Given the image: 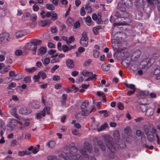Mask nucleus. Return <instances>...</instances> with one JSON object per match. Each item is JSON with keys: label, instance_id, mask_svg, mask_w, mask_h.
<instances>
[{"label": "nucleus", "instance_id": "obj_1", "mask_svg": "<svg viewBox=\"0 0 160 160\" xmlns=\"http://www.w3.org/2000/svg\"><path fill=\"white\" fill-rule=\"evenodd\" d=\"M74 143H72L70 145L71 147L69 153L66 152V156L62 155V157L65 160H84V158L87 156V151L90 152L92 150V146L88 142H85L82 147L78 146V149L82 154V157L78 154V149L74 146Z\"/></svg>", "mask_w": 160, "mask_h": 160}, {"label": "nucleus", "instance_id": "obj_2", "mask_svg": "<svg viewBox=\"0 0 160 160\" xmlns=\"http://www.w3.org/2000/svg\"><path fill=\"white\" fill-rule=\"evenodd\" d=\"M126 7L122 2L118 3V8L121 12L118 14H115V16L118 18H120L122 22L118 23H113V25L115 27L120 25H127L131 22V16L126 12H125Z\"/></svg>", "mask_w": 160, "mask_h": 160}, {"label": "nucleus", "instance_id": "obj_3", "mask_svg": "<svg viewBox=\"0 0 160 160\" xmlns=\"http://www.w3.org/2000/svg\"><path fill=\"white\" fill-rule=\"evenodd\" d=\"M114 37L116 38L112 41V46L114 50L118 51L121 45V41L126 38L127 36L124 33L119 32L115 33Z\"/></svg>", "mask_w": 160, "mask_h": 160}, {"label": "nucleus", "instance_id": "obj_4", "mask_svg": "<svg viewBox=\"0 0 160 160\" xmlns=\"http://www.w3.org/2000/svg\"><path fill=\"white\" fill-rule=\"evenodd\" d=\"M41 40L38 39H33L30 42L27 43L25 45L24 48L25 49L32 50L36 52L37 49V46L41 44Z\"/></svg>", "mask_w": 160, "mask_h": 160}, {"label": "nucleus", "instance_id": "obj_5", "mask_svg": "<svg viewBox=\"0 0 160 160\" xmlns=\"http://www.w3.org/2000/svg\"><path fill=\"white\" fill-rule=\"evenodd\" d=\"M9 39V34L8 33L4 32L0 34V43L1 44L7 43Z\"/></svg>", "mask_w": 160, "mask_h": 160}, {"label": "nucleus", "instance_id": "obj_6", "mask_svg": "<svg viewBox=\"0 0 160 160\" xmlns=\"http://www.w3.org/2000/svg\"><path fill=\"white\" fill-rule=\"evenodd\" d=\"M139 108L142 112L146 111V114L147 116L152 115L154 112L153 108H149L147 109L146 106L144 104H141L139 106Z\"/></svg>", "mask_w": 160, "mask_h": 160}, {"label": "nucleus", "instance_id": "obj_7", "mask_svg": "<svg viewBox=\"0 0 160 160\" xmlns=\"http://www.w3.org/2000/svg\"><path fill=\"white\" fill-rule=\"evenodd\" d=\"M50 108L49 107H46L43 110L37 113L36 115V118L37 119H41L43 117L45 116L46 113L49 114Z\"/></svg>", "mask_w": 160, "mask_h": 160}, {"label": "nucleus", "instance_id": "obj_8", "mask_svg": "<svg viewBox=\"0 0 160 160\" xmlns=\"http://www.w3.org/2000/svg\"><path fill=\"white\" fill-rule=\"evenodd\" d=\"M92 109L90 111L88 110H82L81 112L78 113L76 115V118L78 120H81L84 118L85 116H86L92 112Z\"/></svg>", "mask_w": 160, "mask_h": 160}, {"label": "nucleus", "instance_id": "obj_9", "mask_svg": "<svg viewBox=\"0 0 160 160\" xmlns=\"http://www.w3.org/2000/svg\"><path fill=\"white\" fill-rule=\"evenodd\" d=\"M80 42L81 45L84 47H86L88 46V38L86 32H83L82 33Z\"/></svg>", "mask_w": 160, "mask_h": 160}, {"label": "nucleus", "instance_id": "obj_10", "mask_svg": "<svg viewBox=\"0 0 160 160\" xmlns=\"http://www.w3.org/2000/svg\"><path fill=\"white\" fill-rule=\"evenodd\" d=\"M106 145L111 152H114L116 151V145L115 144H112V142L108 141L106 143Z\"/></svg>", "mask_w": 160, "mask_h": 160}, {"label": "nucleus", "instance_id": "obj_11", "mask_svg": "<svg viewBox=\"0 0 160 160\" xmlns=\"http://www.w3.org/2000/svg\"><path fill=\"white\" fill-rule=\"evenodd\" d=\"M152 131L155 134V138L157 140V142L158 144H160V135L159 134V132H158L157 129L154 127L152 128Z\"/></svg>", "mask_w": 160, "mask_h": 160}, {"label": "nucleus", "instance_id": "obj_12", "mask_svg": "<svg viewBox=\"0 0 160 160\" xmlns=\"http://www.w3.org/2000/svg\"><path fill=\"white\" fill-rule=\"evenodd\" d=\"M27 33L26 30H20L15 33V36L17 38H19L26 35Z\"/></svg>", "mask_w": 160, "mask_h": 160}, {"label": "nucleus", "instance_id": "obj_13", "mask_svg": "<svg viewBox=\"0 0 160 160\" xmlns=\"http://www.w3.org/2000/svg\"><path fill=\"white\" fill-rule=\"evenodd\" d=\"M62 38L63 40L65 41L66 44L68 45L70 44L75 40V38L72 36L70 37L68 39L67 37L65 36H62Z\"/></svg>", "mask_w": 160, "mask_h": 160}, {"label": "nucleus", "instance_id": "obj_14", "mask_svg": "<svg viewBox=\"0 0 160 160\" xmlns=\"http://www.w3.org/2000/svg\"><path fill=\"white\" fill-rule=\"evenodd\" d=\"M146 134L147 135V139L148 141L152 142L154 141L155 139V134L152 131L148 133H146Z\"/></svg>", "mask_w": 160, "mask_h": 160}, {"label": "nucleus", "instance_id": "obj_15", "mask_svg": "<svg viewBox=\"0 0 160 160\" xmlns=\"http://www.w3.org/2000/svg\"><path fill=\"white\" fill-rule=\"evenodd\" d=\"M19 112L22 114H28L31 113L32 110L31 109L26 108H22L19 110Z\"/></svg>", "mask_w": 160, "mask_h": 160}, {"label": "nucleus", "instance_id": "obj_16", "mask_svg": "<svg viewBox=\"0 0 160 160\" xmlns=\"http://www.w3.org/2000/svg\"><path fill=\"white\" fill-rule=\"evenodd\" d=\"M122 2L126 7L128 8L131 7L133 3L131 0H122Z\"/></svg>", "mask_w": 160, "mask_h": 160}, {"label": "nucleus", "instance_id": "obj_17", "mask_svg": "<svg viewBox=\"0 0 160 160\" xmlns=\"http://www.w3.org/2000/svg\"><path fill=\"white\" fill-rule=\"evenodd\" d=\"M10 112L11 114L14 117L20 120H22L23 119L20 118L17 113V110L15 108H12L11 109Z\"/></svg>", "mask_w": 160, "mask_h": 160}, {"label": "nucleus", "instance_id": "obj_18", "mask_svg": "<svg viewBox=\"0 0 160 160\" xmlns=\"http://www.w3.org/2000/svg\"><path fill=\"white\" fill-rule=\"evenodd\" d=\"M30 106L35 109H38L40 107L39 103L35 100L32 101L30 103Z\"/></svg>", "mask_w": 160, "mask_h": 160}, {"label": "nucleus", "instance_id": "obj_19", "mask_svg": "<svg viewBox=\"0 0 160 160\" xmlns=\"http://www.w3.org/2000/svg\"><path fill=\"white\" fill-rule=\"evenodd\" d=\"M51 23V22L50 20H43L40 21L38 24L39 26L43 27L47 26H48Z\"/></svg>", "mask_w": 160, "mask_h": 160}, {"label": "nucleus", "instance_id": "obj_20", "mask_svg": "<svg viewBox=\"0 0 160 160\" xmlns=\"http://www.w3.org/2000/svg\"><path fill=\"white\" fill-rule=\"evenodd\" d=\"M66 65L67 67L69 68H73L74 66L73 61L71 59H68L66 62Z\"/></svg>", "mask_w": 160, "mask_h": 160}, {"label": "nucleus", "instance_id": "obj_21", "mask_svg": "<svg viewBox=\"0 0 160 160\" xmlns=\"http://www.w3.org/2000/svg\"><path fill=\"white\" fill-rule=\"evenodd\" d=\"M47 51L46 47H41L38 50V54L40 56H41L44 54Z\"/></svg>", "mask_w": 160, "mask_h": 160}, {"label": "nucleus", "instance_id": "obj_22", "mask_svg": "<svg viewBox=\"0 0 160 160\" xmlns=\"http://www.w3.org/2000/svg\"><path fill=\"white\" fill-rule=\"evenodd\" d=\"M88 104L89 102L88 101H85L83 102L81 105V108L82 110H88L86 108L88 106Z\"/></svg>", "mask_w": 160, "mask_h": 160}, {"label": "nucleus", "instance_id": "obj_23", "mask_svg": "<svg viewBox=\"0 0 160 160\" xmlns=\"http://www.w3.org/2000/svg\"><path fill=\"white\" fill-rule=\"evenodd\" d=\"M31 154L30 152H28L27 151H19L18 153V154L20 157H22L25 155H29Z\"/></svg>", "mask_w": 160, "mask_h": 160}, {"label": "nucleus", "instance_id": "obj_24", "mask_svg": "<svg viewBox=\"0 0 160 160\" xmlns=\"http://www.w3.org/2000/svg\"><path fill=\"white\" fill-rule=\"evenodd\" d=\"M36 70H37V68L36 67H32V68H27L25 69V71L26 72H27L29 73H32L36 71Z\"/></svg>", "mask_w": 160, "mask_h": 160}, {"label": "nucleus", "instance_id": "obj_25", "mask_svg": "<svg viewBox=\"0 0 160 160\" xmlns=\"http://www.w3.org/2000/svg\"><path fill=\"white\" fill-rule=\"evenodd\" d=\"M108 127V125L106 122H105L103 125H102L100 128H97V131L98 132H100L105 129Z\"/></svg>", "mask_w": 160, "mask_h": 160}, {"label": "nucleus", "instance_id": "obj_26", "mask_svg": "<svg viewBox=\"0 0 160 160\" xmlns=\"http://www.w3.org/2000/svg\"><path fill=\"white\" fill-rule=\"evenodd\" d=\"M82 74L84 77H85L91 76L93 75L92 72L86 71H82Z\"/></svg>", "mask_w": 160, "mask_h": 160}, {"label": "nucleus", "instance_id": "obj_27", "mask_svg": "<svg viewBox=\"0 0 160 160\" xmlns=\"http://www.w3.org/2000/svg\"><path fill=\"white\" fill-rule=\"evenodd\" d=\"M74 22L73 19L72 18L69 17L67 21V23L68 26L70 27L72 26Z\"/></svg>", "mask_w": 160, "mask_h": 160}, {"label": "nucleus", "instance_id": "obj_28", "mask_svg": "<svg viewBox=\"0 0 160 160\" xmlns=\"http://www.w3.org/2000/svg\"><path fill=\"white\" fill-rule=\"evenodd\" d=\"M97 143L99 146L102 151H105V147L103 144L102 142L100 141H97Z\"/></svg>", "mask_w": 160, "mask_h": 160}, {"label": "nucleus", "instance_id": "obj_29", "mask_svg": "<svg viewBox=\"0 0 160 160\" xmlns=\"http://www.w3.org/2000/svg\"><path fill=\"white\" fill-rule=\"evenodd\" d=\"M68 95L66 94H63L62 95V100L61 101L62 106L65 105V101L67 99Z\"/></svg>", "mask_w": 160, "mask_h": 160}, {"label": "nucleus", "instance_id": "obj_30", "mask_svg": "<svg viewBox=\"0 0 160 160\" xmlns=\"http://www.w3.org/2000/svg\"><path fill=\"white\" fill-rule=\"evenodd\" d=\"M46 8L50 10H53L55 9L54 6L51 4H47L46 5Z\"/></svg>", "mask_w": 160, "mask_h": 160}, {"label": "nucleus", "instance_id": "obj_31", "mask_svg": "<svg viewBox=\"0 0 160 160\" xmlns=\"http://www.w3.org/2000/svg\"><path fill=\"white\" fill-rule=\"evenodd\" d=\"M150 4H154L157 3H159L160 2V0H146Z\"/></svg>", "mask_w": 160, "mask_h": 160}, {"label": "nucleus", "instance_id": "obj_32", "mask_svg": "<svg viewBox=\"0 0 160 160\" xmlns=\"http://www.w3.org/2000/svg\"><path fill=\"white\" fill-rule=\"evenodd\" d=\"M96 74H94L92 75V76H88V78L87 79H86L85 80V81H89L90 80H95L96 79Z\"/></svg>", "mask_w": 160, "mask_h": 160}, {"label": "nucleus", "instance_id": "obj_33", "mask_svg": "<svg viewBox=\"0 0 160 160\" xmlns=\"http://www.w3.org/2000/svg\"><path fill=\"white\" fill-rule=\"evenodd\" d=\"M113 135L114 138L118 140L120 137L119 132L118 131H114L113 132Z\"/></svg>", "mask_w": 160, "mask_h": 160}, {"label": "nucleus", "instance_id": "obj_34", "mask_svg": "<svg viewBox=\"0 0 160 160\" xmlns=\"http://www.w3.org/2000/svg\"><path fill=\"white\" fill-rule=\"evenodd\" d=\"M125 86L128 88H129L133 90L134 89H135L136 90V89L135 88V85L134 84H128L127 83H124Z\"/></svg>", "mask_w": 160, "mask_h": 160}, {"label": "nucleus", "instance_id": "obj_35", "mask_svg": "<svg viewBox=\"0 0 160 160\" xmlns=\"http://www.w3.org/2000/svg\"><path fill=\"white\" fill-rule=\"evenodd\" d=\"M86 10V12L88 13H90L92 11V9L91 7L88 5H86L84 8Z\"/></svg>", "mask_w": 160, "mask_h": 160}, {"label": "nucleus", "instance_id": "obj_36", "mask_svg": "<svg viewBox=\"0 0 160 160\" xmlns=\"http://www.w3.org/2000/svg\"><path fill=\"white\" fill-rule=\"evenodd\" d=\"M37 148H34L32 151V153L34 154H36L39 151L40 146L38 144L37 145Z\"/></svg>", "mask_w": 160, "mask_h": 160}, {"label": "nucleus", "instance_id": "obj_37", "mask_svg": "<svg viewBox=\"0 0 160 160\" xmlns=\"http://www.w3.org/2000/svg\"><path fill=\"white\" fill-rule=\"evenodd\" d=\"M52 19L53 20H55L57 19L58 15L54 12H52Z\"/></svg>", "mask_w": 160, "mask_h": 160}, {"label": "nucleus", "instance_id": "obj_38", "mask_svg": "<svg viewBox=\"0 0 160 160\" xmlns=\"http://www.w3.org/2000/svg\"><path fill=\"white\" fill-rule=\"evenodd\" d=\"M93 55L94 58H98L99 56V52L96 50H94L93 51Z\"/></svg>", "mask_w": 160, "mask_h": 160}, {"label": "nucleus", "instance_id": "obj_39", "mask_svg": "<svg viewBox=\"0 0 160 160\" xmlns=\"http://www.w3.org/2000/svg\"><path fill=\"white\" fill-rule=\"evenodd\" d=\"M55 145V142L53 141H50L47 143V145L49 148H53Z\"/></svg>", "mask_w": 160, "mask_h": 160}, {"label": "nucleus", "instance_id": "obj_40", "mask_svg": "<svg viewBox=\"0 0 160 160\" xmlns=\"http://www.w3.org/2000/svg\"><path fill=\"white\" fill-rule=\"evenodd\" d=\"M75 120H73L72 121V123L73 124H74V126L76 128L78 129L80 128L81 127V125H80V124L78 123H75Z\"/></svg>", "mask_w": 160, "mask_h": 160}, {"label": "nucleus", "instance_id": "obj_41", "mask_svg": "<svg viewBox=\"0 0 160 160\" xmlns=\"http://www.w3.org/2000/svg\"><path fill=\"white\" fill-rule=\"evenodd\" d=\"M125 132L127 135L128 136H130V134L131 132V129L128 127H127L125 128L124 129Z\"/></svg>", "mask_w": 160, "mask_h": 160}, {"label": "nucleus", "instance_id": "obj_42", "mask_svg": "<svg viewBox=\"0 0 160 160\" xmlns=\"http://www.w3.org/2000/svg\"><path fill=\"white\" fill-rule=\"evenodd\" d=\"M38 75H39L40 77H41L43 79L46 78L47 77L46 74L42 72H38Z\"/></svg>", "mask_w": 160, "mask_h": 160}, {"label": "nucleus", "instance_id": "obj_43", "mask_svg": "<svg viewBox=\"0 0 160 160\" xmlns=\"http://www.w3.org/2000/svg\"><path fill=\"white\" fill-rule=\"evenodd\" d=\"M30 13L28 12H24L22 16V19L23 20H25L26 18L29 17L30 16Z\"/></svg>", "mask_w": 160, "mask_h": 160}, {"label": "nucleus", "instance_id": "obj_44", "mask_svg": "<svg viewBox=\"0 0 160 160\" xmlns=\"http://www.w3.org/2000/svg\"><path fill=\"white\" fill-rule=\"evenodd\" d=\"M16 86V84L13 82H11L8 85L7 87L8 89H11L12 88H14Z\"/></svg>", "mask_w": 160, "mask_h": 160}, {"label": "nucleus", "instance_id": "obj_45", "mask_svg": "<svg viewBox=\"0 0 160 160\" xmlns=\"http://www.w3.org/2000/svg\"><path fill=\"white\" fill-rule=\"evenodd\" d=\"M50 61V59L49 58H46L44 59L43 64L45 65H47L49 63Z\"/></svg>", "mask_w": 160, "mask_h": 160}, {"label": "nucleus", "instance_id": "obj_46", "mask_svg": "<svg viewBox=\"0 0 160 160\" xmlns=\"http://www.w3.org/2000/svg\"><path fill=\"white\" fill-rule=\"evenodd\" d=\"M102 70L104 71H108L109 69V67H108V66L106 65H103L102 66Z\"/></svg>", "mask_w": 160, "mask_h": 160}, {"label": "nucleus", "instance_id": "obj_47", "mask_svg": "<svg viewBox=\"0 0 160 160\" xmlns=\"http://www.w3.org/2000/svg\"><path fill=\"white\" fill-rule=\"evenodd\" d=\"M80 14L82 16H84L85 14V8L84 7L81 8L80 11Z\"/></svg>", "mask_w": 160, "mask_h": 160}, {"label": "nucleus", "instance_id": "obj_48", "mask_svg": "<svg viewBox=\"0 0 160 160\" xmlns=\"http://www.w3.org/2000/svg\"><path fill=\"white\" fill-rule=\"evenodd\" d=\"M143 129L144 130L146 134V133H148L151 131L149 130V128L148 126L147 125H145L143 127Z\"/></svg>", "mask_w": 160, "mask_h": 160}, {"label": "nucleus", "instance_id": "obj_49", "mask_svg": "<svg viewBox=\"0 0 160 160\" xmlns=\"http://www.w3.org/2000/svg\"><path fill=\"white\" fill-rule=\"evenodd\" d=\"M30 18L32 21H34L37 20V16L36 14H32Z\"/></svg>", "mask_w": 160, "mask_h": 160}, {"label": "nucleus", "instance_id": "obj_50", "mask_svg": "<svg viewBox=\"0 0 160 160\" xmlns=\"http://www.w3.org/2000/svg\"><path fill=\"white\" fill-rule=\"evenodd\" d=\"M48 160H56L57 157L55 156H49L47 157Z\"/></svg>", "mask_w": 160, "mask_h": 160}, {"label": "nucleus", "instance_id": "obj_51", "mask_svg": "<svg viewBox=\"0 0 160 160\" xmlns=\"http://www.w3.org/2000/svg\"><path fill=\"white\" fill-rule=\"evenodd\" d=\"M118 108L121 110H122L124 108V105L121 102H119L118 104Z\"/></svg>", "mask_w": 160, "mask_h": 160}, {"label": "nucleus", "instance_id": "obj_52", "mask_svg": "<svg viewBox=\"0 0 160 160\" xmlns=\"http://www.w3.org/2000/svg\"><path fill=\"white\" fill-rule=\"evenodd\" d=\"M83 80V78L82 77L78 78L76 80V82L77 83L82 82Z\"/></svg>", "mask_w": 160, "mask_h": 160}, {"label": "nucleus", "instance_id": "obj_53", "mask_svg": "<svg viewBox=\"0 0 160 160\" xmlns=\"http://www.w3.org/2000/svg\"><path fill=\"white\" fill-rule=\"evenodd\" d=\"M62 50H63L64 52H66L68 51V46L66 45H63L62 46Z\"/></svg>", "mask_w": 160, "mask_h": 160}, {"label": "nucleus", "instance_id": "obj_54", "mask_svg": "<svg viewBox=\"0 0 160 160\" xmlns=\"http://www.w3.org/2000/svg\"><path fill=\"white\" fill-rule=\"evenodd\" d=\"M59 68V66L58 65H56L54 66L51 69V72L52 73L54 72V71Z\"/></svg>", "mask_w": 160, "mask_h": 160}, {"label": "nucleus", "instance_id": "obj_55", "mask_svg": "<svg viewBox=\"0 0 160 160\" xmlns=\"http://www.w3.org/2000/svg\"><path fill=\"white\" fill-rule=\"evenodd\" d=\"M22 51L19 49L17 50L15 52V55L16 56H20L22 54Z\"/></svg>", "mask_w": 160, "mask_h": 160}, {"label": "nucleus", "instance_id": "obj_56", "mask_svg": "<svg viewBox=\"0 0 160 160\" xmlns=\"http://www.w3.org/2000/svg\"><path fill=\"white\" fill-rule=\"evenodd\" d=\"M51 31L52 33H55L57 32L58 30L55 26H53L51 28Z\"/></svg>", "mask_w": 160, "mask_h": 160}, {"label": "nucleus", "instance_id": "obj_57", "mask_svg": "<svg viewBox=\"0 0 160 160\" xmlns=\"http://www.w3.org/2000/svg\"><path fill=\"white\" fill-rule=\"evenodd\" d=\"M21 76L20 74H17L15 75L14 79L15 80H19L21 78Z\"/></svg>", "mask_w": 160, "mask_h": 160}, {"label": "nucleus", "instance_id": "obj_58", "mask_svg": "<svg viewBox=\"0 0 160 160\" xmlns=\"http://www.w3.org/2000/svg\"><path fill=\"white\" fill-rule=\"evenodd\" d=\"M72 132L73 134L75 135H78L79 134L78 130L76 129H73L72 130Z\"/></svg>", "mask_w": 160, "mask_h": 160}, {"label": "nucleus", "instance_id": "obj_59", "mask_svg": "<svg viewBox=\"0 0 160 160\" xmlns=\"http://www.w3.org/2000/svg\"><path fill=\"white\" fill-rule=\"evenodd\" d=\"M18 121L14 119H11V123L12 125H16V124L18 123Z\"/></svg>", "mask_w": 160, "mask_h": 160}, {"label": "nucleus", "instance_id": "obj_60", "mask_svg": "<svg viewBox=\"0 0 160 160\" xmlns=\"http://www.w3.org/2000/svg\"><path fill=\"white\" fill-rule=\"evenodd\" d=\"M18 144V142L15 139L13 140L11 142V146H14Z\"/></svg>", "mask_w": 160, "mask_h": 160}, {"label": "nucleus", "instance_id": "obj_61", "mask_svg": "<svg viewBox=\"0 0 160 160\" xmlns=\"http://www.w3.org/2000/svg\"><path fill=\"white\" fill-rule=\"evenodd\" d=\"M60 61V60L58 58H54L52 59L51 61L52 63H54L58 62Z\"/></svg>", "mask_w": 160, "mask_h": 160}, {"label": "nucleus", "instance_id": "obj_62", "mask_svg": "<svg viewBox=\"0 0 160 160\" xmlns=\"http://www.w3.org/2000/svg\"><path fill=\"white\" fill-rule=\"evenodd\" d=\"M136 134L138 136H140L143 135L144 133L140 130H137L136 132Z\"/></svg>", "mask_w": 160, "mask_h": 160}, {"label": "nucleus", "instance_id": "obj_63", "mask_svg": "<svg viewBox=\"0 0 160 160\" xmlns=\"http://www.w3.org/2000/svg\"><path fill=\"white\" fill-rule=\"evenodd\" d=\"M39 9V7L36 5H34L33 6V9L35 12L38 11Z\"/></svg>", "mask_w": 160, "mask_h": 160}, {"label": "nucleus", "instance_id": "obj_64", "mask_svg": "<svg viewBox=\"0 0 160 160\" xmlns=\"http://www.w3.org/2000/svg\"><path fill=\"white\" fill-rule=\"evenodd\" d=\"M40 15L42 18H44L46 17V13L44 10H42L41 12Z\"/></svg>", "mask_w": 160, "mask_h": 160}]
</instances>
